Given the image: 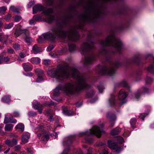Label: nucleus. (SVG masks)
I'll list each match as a JSON object with an SVG mask.
<instances>
[{
	"instance_id": "1a4fd4ad",
	"label": "nucleus",
	"mask_w": 154,
	"mask_h": 154,
	"mask_svg": "<svg viewBox=\"0 0 154 154\" xmlns=\"http://www.w3.org/2000/svg\"><path fill=\"white\" fill-rule=\"evenodd\" d=\"M95 15L85 14L81 17V18L84 22H93L94 20Z\"/></svg>"
},
{
	"instance_id": "7c9ffc66",
	"label": "nucleus",
	"mask_w": 154,
	"mask_h": 154,
	"mask_svg": "<svg viewBox=\"0 0 154 154\" xmlns=\"http://www.w3.org/2000/svg\"><path fill=\"white\" fill-rule=\"evenodd\" d=\"M76 49V46L75 44H72L69 45V50L70 52H72L75 51Z\"/></svg>"
},
{
	"instance_id": "c756f323",
	"label": "nucleus",
	"mask_w": 154,
	"mask_h": 154,
	"mask_svg": "<svg viewBox=\"0 0 154 154\" xmlns=\"http://www.w3.org/2000/svg\"><path fill=\"white\" fill-rule=\"evenodd\" d=\"M13 125L11 124H8L5 125V131H10L12 130Z\"/></svg>"
},
{
	"instance_id": "aec40b11",
	"label": "nucleus",
	"mask_w": 154,
	"mask_h": 154,
	"mask_svg": "<svg viewBox=\"0 0 154 154\" xmlns=\"http://www.w3.org/2000/svg\"><path fill=\"white\" fill-rule=\"evenodd\" d=\"M4 53H2L0 55V64L4 62H7L10 60V59L8 57H4Z\"/></svg>"
},
{
	"instance_id": "6e6552de",
	"label": "nucleus",
	"mask_w": 154,
	"mask_h": 154,
	"mask_svg": "<svg viewBox=\"0 0 154 154\" xmlns=\"http://www.w3.org/2000/svg\"><path fill=\"white\" fill-rule=\"evenodd\" d=\"M100 73L103 75L111 76L115 73V70L112 68H109L107 67H102Z\"/></svg>"
},
{
	"instance_id": "39448f33",
	"label": "nucleus",
	"mask_w": 154,
	"mask_h": 154,
	"mask_svg": "<svg viewBox=\"0 0 154 154\" xmlns=\"http://www.w3.org/2000/svg\"><path fill=\"white\" fill-rule=\"evenodd\" d=\"M127 94L125 91L124 90H121L118 95L119 102L122 105L125 103L127 101Z\"/></svg>"
},
{
	"instance_id": "bb28decb",
	"label": "nucleus",
	"mask_w": 154,
	"mask_h": 154,
	"mask_svg": "<svg viewBox=\"0 0 154 154\" xmlns=\"http://www.w3.org/2000/svg\"><path fill=\"white\" fill-rule=\"evenodd\" d=\"M40 59L38 57H33L31 59V62L33 64H38L40 62Z\"/></svg>"
},
{
	"instance_id": "f3484780",
	"label": "nucleus",
	"mask_w": 154,
	"mask_h": 154,
	"mask_svg": "<svg viewBox=\"0 0 154 154\" xmlns=\"http://www.w3.org/2000/svg\"><path fill=\"white\" fill-rule=\"evenodd\" d=\"M33 13L35 14L39 11H41L44 9V7L42 5L37 4L34 6L32 8Z\"/></svg>"
},
{
	"instance_id": "3c124183",
	"label": "nucleus",
	"mask_w": 154,
	"mask_h": 154,
	"mask_svg": "<svg viewBox=\"0 0 154 154\" xmlns=\"http://www.w3.org/2000/svg\"><path fill=\"white\" fill-rule=\"evenodd\" d=\"M28 114L30 116H34L36 115V113L35 112L32 111L29 112Z\"/></svg>"
},
{
	"instance_id": "bf43d9fd",
	"label": "nucleus",
	"mask_w": 154,
	"mask_h": 154,
	"mask_svg": "<svg viewBox=\"0 0 154 154\" xmlns=\"http://www.w3.org/2000/svg\"><path fill=\"white\" fill-rule=\"evenodd\" d=\"M98 89L100 93L102 92L103 90V87L102 86H100L98 87Z\"/></svg>"
},
{
	"instance_id": "473e14b6",
	"label": "nucleus",
	"mask_w": 154,
	"mask_h": 154,
	"mask_svg": "<svg viewBox=\"0 0 154 154\" xmlns=\"http://www.w3.org/2000/svg\"><path fill=\"white\" fill-rule=\"evenodd\" d=\"M49 139V135L47 134L43 133L42 134V137L41 139L42 140L44 141H48Z\"/></svg>"
},
{
	"instance_id": "4468645a",
	"label": "nucleus",
	"mask_w": 154,
	"mask_h": 154,
	"mask_svg": "<svg viewBox=\"0 0 154 154\" xmlns=\"http://www.w3.org/2000/svg\"><path fill=\"white\" fill-rule=\"evenodd\" d=\"M33 106L35 109L38 110L39 113L41 114L42 112L43 106L42 105L39 103L37 101H35L34 102Z\"/></svg>"
},
{
	"instance_id": "13d9d810",
	"label": "nucleus",
	"mask_w": 154,
	"mask_h": 154,
	"mask_svg": "<svg viewBox=\"0 0 154 154\" xmlns=\"http://www.w3.org/2000/svg\"><path fill=\"white\" fill-rule=\"evenodd\" d=\"M69 150V147H68L66 149H64V151L63 152L62 154H68V151Z\"/></svg>"
},
{
	"instance_id": "4c0bfd02",
	"label": "nucleus",
	"mask_w": 154,
	"mask_h": 154,
	"mask_svg": "<svg viewBox=\"0 0 154 154\" xmlns=\"http://www.w3.org/2000/svg\"><path fill=\"white\" fill-rule=\"evenodd\" d=\"M148 71L151 73H154V66L153 64L150 65L148 68Z\"/></svg>"
},
{
	"instance_id": "e433bc0d",
	"label": "nucleus",
	"mask_w": 154,
	"mask_h": 154,
	"mask_svg": "<svg viewBox=\"0 0 154 154\" xmlns=\"http://www.w3.org/2000/svg\"><path fill=\"white\" fill-rule=\"evenodd\" d=\"M2 100L4 102L7 103H9L10 101L9 96H7L4 97L2 99Z\"/></svg>"
},
{
	"instance_id": "052dcab7",
	"label": "nucleus",
	"mask_w": 154,
	"mask_h": 154,
	"mask_svg": "<svg viewBox=\"0 0 154 154\" xmlns=\"http://www.w3.org/2000/svg\"><path fill=\"white\" fill-rule=\"evenodd\" d=\"M11 15L10 14H8L6 15L5 17V19L6 20H8L11 17Z\"/></svg>"
},
{
	"instance_id": "412c9836",
	"label": "nucleus",
	"mask_w": 154,
	"mask_h": 154,
	"mask_svg": "<svg viewBox=\"0 0 154 154\" xmlns=\"http://www.w3.org/2000/svg\"><path fill=\"white\" fill-rule=\"evenodd\" d=\"M15 128L19 132H22L24 130V125L22 123H19L16 125Z\"/></svg>"
},
{
	"instance_id": "4be33fe9",
	"label": "nucleus",
	"mask_w": 154,
	"mask_h": 154,
	"mask_svg": "<svg viewBox=\"0 0 154 154\" xmlns=\"http://www.w3.org/2000/svg\"><path fill=\"white\" fill-rule=\"evenodd\" d=\"M23 66L26 71H29L32 69L31 65L29 63H24L23 64Z\"/></svg>"
},
{
	"instance_id": "603ef678",
	"label": "nucleus",
	"mask_w": 154,
	"mask_h": 154,
	"mask_svg": "<svg viewBox=\"0 0 154 154\" xmlns=\"http://www.w3.org/2000/svg\"><path fill=\"white\" fill-rule=\"evenodd\" d=\"M13 114L14 116L16 117H18L20 116L19 113L18 112L16 111H14L13 112Z\"/></svg>"
},
{
	"instance_id": "2eb2a0df",
	"label": "nucleus",
	"mask_w": 154,
	"mask_h": 154,
	"mask_svg": "<svg viewBox=\"0 0 154 154\" xmlns=\"http://www.w3.org/2000/svg\"><path fill=\"white\" fill-rule=\"evenodd\" d=\"M17 142V140L13 138L11 141L10 140H7L5 141V143L9 147H12L16 145Z\"/></svg>"
},
{
	"instance_id": "e2e57ef3",
	"label": "nucleus",
	"mask_w": 154,
	"mask_h": 154,
	"mask_svg": "<svg viewBox=\"0 0 154 154\" xmlns=\"http://www.w3.org/2000/svg\"><path fill=\"white\" fill-rule=\"evenodd\" d=\"M54 48V46L52 45H50L48 48V51H51Z\"/></svg>"
},
{
	"instance_id": "09e8293b",
	"label": "nucleus",
	"mask_w": 154,
	"mask_h": 154,
	"mask_svg": "<svg viewBox=\"0 0 154 154\" xmlns=\"http://www.w3.org/2000/svg\"><path fill=\"white\" fill-rule=\"evenodd\" d=\"M13 47L16 50H18L20 48V45L18 44H15L13 45Z\"/></svg>"
},
{
	"instance_id": "0eeeda50",
	"label": "nucleus",
	"mask_w": 154,
	"mask_h": 154,
	"mask_svg": "<svg viewBox=\"0 0 154 154\" xmlns=\"http://www.w3.org/2000/svg\"><path fill=\"white\" fill-rule=\"evenodd\" d=\"M149 89L144 87H141L134 94V99L138 100L142 94H145L148 92Z\"/></svg>"
},
{
	"instance_id": "79ce46f5",
	"label": "nucleus",
	"mask_w": 154,
	"mask_h": 154,
	"mask_svg": "<svg viewBox=\"0 0 154 154\" xmlns=\"http://www.w3.org/2000/svg\"><path fill=\"white\" fill-rule=\"evenodd\" d=\"M153 81V79L150 77H147L146 79V84H151Z\"/></svg>"
},
{
	"instance_id": "72a5a7b5",
	"label": "nucleus",
	"mask_w": 154,
	"mask_h": 154,
	"mask_svg": "<svg viewBox=\"0 0 154 154\" xmlns=\"http://www.w3.org/2000/svg\"><path fill=\"white\" fill-rule=\"evenodd\" d=\"M69 17L68 16H66L64 17L62 20V25L63 26L65 25L67 21L69 20Z\"/></svg>"
},
{
	"instance_id": "0e129e2a",
	"label": "nucleus",
	"mask_w": 154,
	"mask_h": 154,
	"mask_svg": "<svg viewBox=\"0 0 154 154\" xmlns=\"http://www.w3.org/2000/svg\"><path fill=\"white\" fill-rule=\"evenodd\" d=\"M47 0V2L48 4V5H49L51 6L52 5L53 3V0Z\"/></svg>"
},
{
	"instance_id": "680f3d73",
	"label": "nucleus",
	"mask_w": 154,
	"mask_h": 154,
	"mask_svg": "<svg viewBox=\"0 0 154 154\" xmlns=\"http://www.w3.org/2000/svg\"><path fill=\"white\" fill-rule=\"evenodd\" d=\"M108 152L107 149H105L101 152L100 154H108Z\"/></svg>"
},
{
	"instance_id": "f8f14e48",
	"label": "nucleus",
	"mask_w": 154,
	"mask_h": 154,
	"mask_svg": "<svg viewBox=\"0 0 154 154\" xmlns=\"http://www.w3.org/2000/svg\"><path fill=\"white\" fill-rule=\"evenodd\" d=\"M103 128V123L99 124L98 126H97V137H100L101 134L104 133Z\"/></svg>"
},
{
	"instance_id": "de8ad7c7",
	"label": "nucleus",
	"mask_w": 154,
	"mask_h": 154,
	"mask_svg": "<svg viewBox=\"0 0 154 154\" xmlns=\"http://www.w3.org/2000/svg\"><path fill=\"white\" fill-rule=\"evenodd\" d=\"M43 127L42 126H38L35 129V131H42L43 130Z\"/></svg>"
},
{
	"instance_id": "a211bd4d",
	"label": "nucleus",
	"mask_w": 154,
	"mask_h": 154,
	"mask_svg": "<svg viewBox=\"0 0 154 154\" xmlns=\"http://www.w3.org/2000/svg\"><path fill=\"white\" fill-rule=\"evenodd\" d=\"M17 122V120L14 119L13 117H7V116H5L4 120V123L6 124L9 122L15 123Z\"/></svg>"
},
{
	"instance_id": "8fccbe9b",
	"label": "nucleus",
	"mask_w": 154,
	"mask_h": 154,
	"mask_svg": "<svg viewBox=\"0 0 154 154\" xmlns=\"http://www.w3.org/2000/svg\"><path fill=\"white\" fill-rule=\"evenodd\" d=\"M117 140L118 142L120 143H122L123 142V138L121 137H117Z\"/></svg>"
},
{
	"instance_id": "a19ab883",
	"label": "nucleus",
	"mask_w": 154,
	"mask_h": 154,
	"mask_svg": "<svg viewBox=\"0 0 154 154\" xmlns=\"http://www.w3.org/2000/svg\"><path fill=\"white\" fill-rule=\"evenodd\" d=\"M6 8L5 6H2L0 7V14H4L6 10Z\"/></svg>"
},
{
	"instance_id": "c85d7f7f",
	"label": "nucleus",
	"mask_w": 154,
	"mask_h": 154,
	"mask_svg": "<svg viewBox=\"0 0 154 154\" xmlns=\"http://www.w3.org/2000/svg\"><path fill=\"white\" fill-rule=\"evenodd\" d=\"M53 9L52 8H47L43 10V13L44 14L47 15H48L49 14L52 13Z\"/></svg>"
},
{
	"instance_id": "b1692460",
	"label": "nucleus",
	"mask_w": 154,
	"mask_h": 154,
	"mask_svg": "<svg viewBox=\"0 0 154 154\" xmlns=\"http://www.w3.org/2000/svg\"><path fill=\"white\" fill-rule=\"evenodd\" d=\"M115 96L113 95H111L110 98L109 100V104L111 106H114L115 103Z\"/></svg>"
},
{
	"instance_id": "2f4dec72",
	"label": "nucleus",
	"mask_w": 154,
	"mask_h": 154,
	"mask_svg": "<svg viewBox=\"0 0 154 154\" xmlns=\"http://www.w3.org/2000/svg\"><path fill=\"white\" fill-rule=\"evenodd\" d=\"M120 131V130L118 128H116L113 129L111 132L112 135H115L119 134Z\"/></svg>"
},
{
	"instance_id": "5701e85b",
	"label": "nucleus",
	"mask_w": 154,
	"mask_h": 154,
	"mask_svg": "<svg viewBox=\"0 0 154 154\" xmlns=\"http://www.w3.org/2000/svg\"><path fill=\"white\" fill-rule=\"evenodd\" d=\"M63 113L66 116H70L73 115V112L68 109L66 107H64L63 109Z\"/></svg>"
},
{
	"instance_id": "9b49d317",
	"label": "nucleus",
	"mask_w": 154,
	"mask_h": 154,
	"mask_svg": "<svg viewBox=\"0 0 154 154\" xmlns=\"http://www.w3.org/2000/svg\"><path fill=\"white\" fill-rule=\"evenodd\" d=\"M107 118L110 120V126L111 127H113L115 124V121L116 119V117L115 115H112L110 112H108L106 114Z\"/></svg>"
},
{
	"instance_id": "49530a36",
	"label": "nucleus",
	"mask_w": 154,
	"mask_h": 154,
	"mask_svg": "<svg viewBox=\"0 0 154 154\" xmlns=\"http://www.w3.org/2000/svg\"><path fill=\"white\" fill-rule=\"evenodd\" d=\"M21 19V17L19 16H16L14 17V20L16 22L19 21Z\"/></svg>"
},
{
	"instance_id": "f704fd0d",
	"label": "nucleus",
	"mask_w": 154,
	"mask_h": 154,
	"mask_svg": "<svg viewBox=\"0 0 154 154\" xmlns=\"http://www.w3.org/2000/svg\"><path fill=\"white\" fill-rule=\"evenodd\" d=\"M56 104L54 102L52 101H46L45 103L43 104L44 106H55Z\"/></svg>"
},
{
	"instance_id": "ea45409f",
	"label": "nucleus",
	"mask_w": 154,
	"mask_h": 154,
	"mask_svg": "<svg viewBox=\"0 0 154 154\" xmlns=\"http://www.w3.org/2000/svg\"><path fill=\"white\" fill-rule=\"evenodd\" d=\"M136 120L135 118H133L131 119L130 121L131 125L133 128H134L135 127L134 125L136 123Z\"/></svg>"
},
{
	"instance_id": "864d4df0",
	"label": "nucleus",
	"mask_w": 154,
	"mask_h": 154,
	"mask_svg": "<svg viewBox=\"0 0 154 154\" xmlns=\"http://www.w3.org/2000/svg\"><path fill=\"white\" fill-rule=\"evenodd\" d=\"M44 63L45 65H48L50 63V61L48 60H44Z\"/></svg>"
},
{
	"instance_id": "ddd939ff",
	"label": "nucleus",
	"mask_w": 154,
	"mask_h": 154,
	"mask_svg": "<svg viewBox=\"0 0 154 154\" xmlns=\"http://www.w3.org/2000/svg\"><path fill=\"white\" fill-rule=\"evenodd\" d=\"M22 33H24L26 35H28L29 34V32L26 29H16L14 34L15 36L17 37Z\"/></svg>"
},
{
	"instance_id": "69168bd1",
	"label": "nucleus",
	"mask_w": 154,
	"mask_h": 154,
	"mask_svg": "<svg viewBox=\"0 0 154 154\" xmlns=\"http://www.w3.org/2000/svg\"><path fill=\"white\" fill-rule=\"evenodd\" d=\"M8 51L10 54H13L14 52V50L11 48H10L8 49Z\"/></svg>"
},
{
	"instance_id": "37998d69",
	"label": "nucleus",
	"mask_w": 154,
	"mask_h": 154,
	"mask_svg": "<svg viewBox=\"0 0 154 154\" xmlns=\"http://www.w3.org/2000/svg\"><path fill=\"white\" fill-rule=\"evenodd\" d=\"M121 85L122 86L126 87H128V85L127 82L125 80L122 81L120 83Z\"/></svg>"
},
{
	"instance_id": "7ed1b4c3",
	"label": "nucleus",
	"mask_w": 154,
	"mask_h": 154,
	"mask_svg": "<svg viewBox=\"0 0 154 154\" xmlns=\"http://www.w3.org/2000/svg\"><path fill=\"white\" fill-rule=\"evenodd\" d=\"M95 47L92 42H86L83 43L81 46V53L84 54L90 52L86 56L84 60L85 64H90L92 63L95 58V55L93 53Z\"/></svg>"
},
{
	"instance_id": "6e6d98bb",
	"label": "nucleus",
	"mask_w": 154,
	"mask_h": 154,
	"mask_svg": "<svg viewBox=\"0 0 154 154\" xmlns=\"http://www.w3.org/2000/svg\"><path fill=\"white\" fill-rule=\"evenodd\" d=\"M43 76H38L37 79V82H40L43 80L42 77Z\"/></svg>"
},
{
	"instance_id": "c9c22d12",
	"label": "nucleus",
	"mask_w": 154,
	"mask_h": 154,
	"mask_svg": "<svg viewBox=\"0 0 154 154\" xmlns=\"http://www.w3.org/2000/svg\"><path fill=\"white\" fill-rule=\"evenodd\" d=\"M54 19V17L53 16H49L46 19V20L48 23L52 22Z\"/></svg>"
},
{
	"instance_id": "20e7f679",
	"label": "nucleus",
	"mask_w": 154,
	"mask_h": 154,
	"mask_svg": "<svg viewBox=\"0 0 154 154\" xmlns=\"http://www.w3.org/2000/svg\"><path fill=\"white\" fill-rule=\"evenodd\" d=\"M104 46H113L115 49L120 53V50L122 46V43L120 39L117 38L113 32L110 33L107 37L105 41H102L101 42Z\"/></svg>"
},
{
	"instance_id": "a878e982",
	"label": "nucleus",
	"mask_w": 154,
	"mask_h": 154,
	"mask_svg": "<svg viewBox=\"0 0 154 154\" xmlns=\"http://www.w3.org/2000/svg\"><path fill=\"white\" fill-rule=\"evenodd\" d=\"M35 72L37 75L38 76H43L44 73L43 71L39 69H36L35 70Z\"/></svg>"
},
{
	"instance_id": "f03ea898",
	"label": "nucleus",
	"mask_w": 154,
	"mask_h": 154,
	"mask_svg": "<svg viewBox=\"0 0 154 154\" xmlns=\"http://www.w3.org/2000/svg\"><path fill=\"white\" fill-rule=\"evenodd\" d=\"M51 32H48L41 36V39L50 40L52 41L57 37L65 38L66 37L71 41H75L78 40L79 35L74 28H72L67 32L63 30L60 26H57L54 27Z\"/></svg>"
},
{
	"instance_id": "338daca9",
	"label": "nucleus",
	"mask_w": 154,
	"mask_h": 154,
	"mask_svg": "<svg viewBox=\"0 0 154 154\" xmlns=\"http://www.w3.org/2000/svg\"><path fill=\"white\" fill-rule=\"evenodd\" d=\"M19 56L20 57L22 58H23L25 57V54L24 53H20L19 54Z\"/></svg>"
},
{
	"instance_id": "a18cd8bd",
	"label": "nucleus",
	"mask_w": 154,
	"mask_h": 154,
	"mask_svg": "<svg viewBox=\"0 0 154 154\" xmlns=\"http://www.w3.org/2000/svg\"><path fill=\"white\" fill-rule=\"evenodd\" d=\"M13 26L12 23H10L8 24H6L4 26V28L5 29H10Z\"/></svg>"
},
{
	"instance_id": "f257e3e1",
	"label": "nucleus",
	"mask_w": 154,
	"mask_h": 154,
	"mask_svg": "<svg viewBox=\"0 0 154 154\" xmlns=\"http://www.w3.org/2000/svg\"><path fill=\"white\" fill-rule=\"evenodd\" d=\"M47 74L49 76L55 78L58 81H62L71 76L76 78V81L67 83L64 85H59L54 90L56 95L62 91L67 94H73L78 93L90 86L87 83L85 78L79 73L74 68H63L60 69H49Z\"/></svg>"
},
{
	"instance_id": "4d7b16f0",
	"label": "nucleus",
	"mask_w": 154,
	"mask_h": 154,
	"mask_svg": "<svg viewBox=\"0 0 154 154\" xmlns=\"http://www.w3.org/2000/svg\"><path fill=\"white\" fill-rule=\"evenodd\" d=\"M20 149L21 146L19 145H18L15 147L14 150L16 151H18Z\"/></svg>"
},
{
	"instance_id": "c03bdc74",
	"label": "nucleus",
	"mask_w": 154,
	"mask_h": 154,
	"mask_svg": "<svg viewBox=\"0 0 154 154\" xmlns=\"http://www.w3.org/2000/svg\"><path fill=\"white\" fill-rule=\"evenodd\" d=\"M28 35H26V37L25 38V40L26 42L29 43H30L32 41L31 38L27 36Z\"/></svg>"
},
{
	"instance_id": "423d86ee",
	"label": "nucleus",
	"mask_w": 154,
	"mask_h": 154,
	"mask_svg": "<svg viewBox=\"0 0 154 154\" xmlns=\"http://www.w3.org/2000/svg\"><path fill=\"white\" fill-rule=\"evenodd\" d=\"M96 126H94L91 129L87 131L81 132L79 134V136L84 137L90 136L92 135H96Z\"/></svg>"
},
{
	"instance_id": "9d476101",
	"label": "nucleus",
	"mask_w": 154,
	"mask_h": 154,
	"mask_svg": "<svg viewBox=\"0 0 154 154\" xmlns=\"http://www.w3.org/2000/svg\"><path fill=\"white\" fill-rule=\"evenodd\" d=\"M108 146L110 148L115 150L117 153H119L121 151V148L118 147L117 144L115 142L110 140H109L108 142Z\"/></svg>"
},
{
	"instance_id": "58836bf2",
	"label": "nucleus",
	"mask_w": 154,
	"mask_h": 154,
	"mask_svg": "<svg viewBox=\"0 0 154 154\" xmlns=\"http://www.w3.org/2000/svg\"><path fill=\"white\" fill-rule=\"evenodd\" d=\"M10 9L14 12H16L17 13H19L18 9L17 8L15 7L14 6H12L10 7Z\"/></svg>"
},
{
	"instance_id": "cd10ccee",
	"label": "nucleus",
	"mask_w": 154,
	"mask_h": 154,
	"mask_svg": "<svg viewBox=\"0 0 154 154\" xmlns=\"http://www.w3.org/2000/svg\"><path fill=\"white\" fill-rule=\"evenodd\" d=\"M8 38V36L4 35L2 33V35L0 36V42L4 41V43H6Z\"/></svg>"
},
{
	"instance_id": "774afa93",
	"label": "nucleus",
	"mask_w": 154,
	"mask_h": 154,
	"mask_svg": "<svg viewBox=\"0 0 154 154\" xmlns=\"http://www.w3.org/2000/svg\"><path fill=\"white\" fill-rule=\"evenodd\" d=\"M35 21L34 20H30L29 23L30 25H32L34 24Z\"/></svg>"
},
{
	"instance_id": "dca6fc26",
	"label": "nucleus",
	"mask_w": 154,
	"mask_h": 154,
	"mask_svg": "<svg viewBox=\"0 0 154 154\" xmlns=\"http://www.w3.org/2000/svg\"><path fill=\"white\" fill-rule=\"evenodd\" d=\"M29 136V134L28 132L23 133L21 138V141L23 143L25 144L28 142Z\"/></svg>"
},
{
	"instance_id": "5fc2aeb1",
	"label": "nucleus",
	"mask_w": 154,
	"mask_h": 154,
	"mask_svg": "<svg viewBox=\"0 0 154 154\" xmlns=\"http://www.w3.org/2000/svg\"><path fill=\"white\" fill-rule=\"evenodd\" d=\"M35 3V2L34 1H30L28 4V7L29 8H30Z\"/></svg>"
},
{
	"instance_id": "6ab92c4d",
	"label": "nucleus",
	"mask_w": 154,
	"mask_h": 154,
	"mask_svg": "<svg viewBox=\"0 0 154 154\" xmlns=\"http://www.w3.org/2000/svg\"><path fill=\"white\" fill-rule=\"evenodd\" d=\"M32 51L34 54H36L42 52V50L40 47L37 45H35L32 48Z\"/></svg>"
},
{
	"instance_id": "393cba45",
	"label": "nucleus",
	"mask_w": 154,
	"mask_h": 154,
	"mask_svg": "<svg viewBox=\"0 0 154 154\" xmlns=\"http://www.w3.org/2000/svg\"><path fill=\"white\" fill-rule=\"evenodd\" d=\"M74 137H69L66 138V139L65 141H66H66L65 142V143H63L64 145H65L66 144L67 145H69L70 144L72 143V140L73 139Z\"/></svg>"
}]
</instances>
